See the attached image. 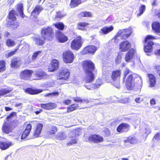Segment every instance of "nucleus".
Listing matches in <instances>:
<instances>
[{
  "label": "nucleus",
  "mask_w": 160,
  "mask_h": 160,
  "mask_svg": "<svg viewBox=\"0 0 160 160\" xmlns=\"http://www.w3.org/2000/svg\"><path fill=\"white\" fill-rule=\"evenodd\" d=\"M122 80L128 90H132L135 86L142 82L141 77L138 74L132 72L128 68H126L123 71Z\"/></svg>",
  "instance_id": "f257e3e1"
},
{
  "label": "nucleus",
  "mask_w": 160,
  "mask_h": 160,
  "mask_svg": "<svg viewBox=\"0 0 160 160\" xmlns=\"http://www.w3.org/2000/svg\"><path fill=\"white\" fill-rule=\"evenodd\" d=\"M83 72L86 74L83 81L85 83H88L93 82L95 79L94 74L93 72L96 69L95 64L90 60L83 61L81 64Z\"/></svg>",
  "instance_id": "f03ea898"
},
{
  "label": "nucleus",
  "mask_w": 160,
  "mask_h": 160,
  "mask_svg": "<svg viewBox=\"0 0 160 160\" xmlns=\"http://www.w3.org/2000/svg\"><path fill=\"white\" fill-rule=\"evenodd\" d=\"M41 33L43 40L40 38H36V42L39 46H42L44 44V41H51L54 38V32L52 28L48 27L43 28L41 30Z\"/></svg>",
  "instance_id": "7ed1b4c3"
},
{
  "label": "nucleus",
  "mask_w": 160,
  "mask_h": 160,
  "mask_svg": "<svg viewBox=\"0 0 160 160\" xmlns=\"http://www.w3.org/2000/svg\"><path fill=\"white\" fill-rule=\"evenodd\" d=\"M17 14L14 9L9 11L7 17L6 25L12 30H16L20 27V23L17 19Z\"/></svg>",
  "instance_id": "20e7f679"
},
{
  "label": "nucleus",
  "mask_w": 160,
  "mask_h": 160,
  "mask_svg": "<svg viewBox=\"0 0 160 160\" xmlns=\"http://www.w3.org/2000/svg\"><path fill=\"white\" fill-rule=\"evenodd\" d=\"M132 33V30L130 28L119 30L112 40H113L115 42L117 43L118 40V38L120 37L121 39L125 40L130 37Z\"/></svg>",
  "instance_id": "39448f33"
},
{
  "label": "nucleus",
  "mask_w": 160,
  "mask_h": 160,
  "mask_svg": "<svg viewBox=\"0 0 160 160\" xmlns=\"http://www.w3.org/2000/svg\"><path fill=\"white\" fill-rule=\"evenodd\" d=\"M83 40L80 35H76L73 37L70 43V47L72 50L78 51L82 47Z\"/></svg>",
  "instance_id": "423d86ee"
},
{
  "label": "nucleus",
  "mask_w": 160,
  "mask_h": 160,
  "mask_svg": "<svg viewBox=\"0 0 160 160\" xmlns=\"http://www.w3.org/2000/svg\"><path fill=\"white\" fill-rule=\"evenodd\" d=\"M157 38L154 36L151 35H147L144 40V51L146 52H151L153 50L154 43L151 40H155Z\"/></svg>",
  "instance_id": "0eeeda50"
},
{
  "label": "nucleus",
  "mask_w": 160,
  "mask_h": 160,
  "mask_svg": "<svg viewBox=\"0 0 160 160\" xmlns=\"http://www.w3.org/2000/svg\"><path fill=\"white\" fill-rule=\"evenodd\" d=\"M62 58L63 62L65 63H71L73 62L75 56L72 52L68 50L62 53Z\"/></svg>",
  "instance_id": "6e6552de"
},
{
  "label": "nucleus",
  "mask_w": 160,
  "mask_h": 160,
  "mask_svg": "<svg viewBox=\"0 0 160 160\" xmlns=\"http://www.w3.org/2000/svg\"><path fill=\"white\" fill-rule=\"evenodd\" d=\"M70 73L67 68H62L59 70L56 75L57 80H66L69 77Z\"/></svg>",
  "instance_id": "1a4fd4ad"
},
{
  "label": "nucleus",
  "mask_w": 160,
  "mask_h": 160,
  "mask_svg": "<svg viewBox=\"0 0 160 160\" xmlns=\"http://www.w3.org/2000/svg\"><path fill=\"white\" fill-rule=\"evenodd\" d=\"M33 73L32 70L25 69L20 72L19 76L21 79L28 80L30 79Z\"/></svg>",
  "instance_id": "9d476101"
},
{
  "label": "nucleus",
  "mask_w": 160,
  "mask_h": 160,
  "mask_svg": "<svg viewBox=\"0 0 160 160\" xmlns=\"http://www.w3.org/2000/svg\"><path fill=\"white\" fill-rule=\"evenodd\" d=\"M88 141L89 142L94 143H99L103 142L104 139L99 134H91L88 137Z\"/></svg>",
  "instance_id": "9b49d317"
},
{
  "label": "nucleus",
  "mask_w": 160,
  "mask_h": 160,
  "mask_svg": "<svg viewBox=\"0 0 160 160\" xmlns=\"http://www.w3.org/2000/svg\"><path fill=\"white\" fill-rule=\"evenodd\" d=\"M55 38L60 43L67 42L68 40V37L61 31L57 30L55 32Z\"/></svg>",
  "instance_id": "f8f14e48"
},
{
  "label": "nucleus",
  "mask_w": 160,
  "mask_h": 160,
  "mask_svg": "<svg viewBox=\"0 0 160 160\" xmlns=\"http://www.w3.org/2000/svg\"><path fill=\"white\" fill-rule=\"evenodd\" d=\"M35 80L44 79L49 77V75L44 70L39 69L36 71L34 74Z\"/></svg>",
  "instance_id": "ddd939ff"
},
{
  "label": "nucleus",
  "mask_w": 160,
  "mask_h": 160,
  "mask_svg": "<svg viewBox=\"0 0 160 160\" xmlns=\"http://www.w3.org/2000/svg\"><path fill=\"white\" fill-rule=\"evenodd\" d=\"M97 50V48L96 46L94 45H88L84 48L82 51V55L92 54L95 52Z\"/></svg>",
  "instance_id": "4468645a"
},
{
  "label": "nucleus",
  "mask_w": 160,
  "mask_h": 160,
  "mask_svg": "<svg viewBox=\"0 0 160 160\" xmlns=\"http://www.w3.org/2000/svg\"><path fill=\"white\" fill-rule=\"evenodd\" d=\"M43 125L42 123H38L37 124L33 132L32 138H33L40 136L42 130Z\"/></svg>",
  "instance_id": "2eb2a0df"
},
{
  "label": "nucleus",
  "mask_w": 160,
  "mask_h": 160,
  "mask_svg": "<svg viewBox=\"0 0 160 160\" xmlns=\"http://www.w3.org/2000/svg\"><path fill=\"white\" fill-rule=\"evenodd\" d=\"M130 129V125L128 123H122L119 124L116 128L117 131L121 133L123 132H127Z\"/></svg>",
  "instance_id": "dca6fc26"
},
{
  "label": "nucleus",
  "mask_w": 160,
  "mask_h": 160,
  "mask_svg": "<svg viewBox=\"0 0 160 160\" xmlns=\"http://www.w3.org/2000/svg\"><path fill=\"white\" fill-rule=\"evenodd\" d=\"M131 43L127 40L123 41L119 45V49L122 52H125L131 47Z\"/></svg>",
  "instance_id": "f3484780"
},
{
  "label": "nucleus",
  "mask_w": 160,
  "mask_h": 160,
  "mask_svg": "<svg viewBox=\"0 0 160 160\" xmlns=\"http://www.w3.org/2000/svg\"><path fill=\"white\" fill-rule=\"evenodd\" d=\"M136 54V50L133 48L129 49L125 55V59L126 62H129L135 56Z\"/></svg>",
  "instance_id": "a211bd4d"
},
{
  "label": "nucleus",
  "mask_w": 160,
  "mask_h": 160,
  "mask_svg": "<svg viewBox=\"0 0 160 160\" xmlns=\"http://www.w3.org/2000/svg\"><path fill=\"white\" fill-rule=\"evenodd\" d=\"M40 106L42 109L48 110L53 109L57 106V104L55 103L51 102L45 103H41Z\"/></svg>",
  "instance_id": "6ab92c4d"
},
{
  "label": "nucleus",
  "mask_w": 160,
  "mask_h": 160,
  "mask_svg": "<svg viewBox=\"0 0 160 160\" xmlns=\"http://www.w3.org/2000/svg\"><path fill=\"white\" fill-rule=\"evenodd\" d=\"M58 61L55 59H53L49 64L48 70L49 71L51 72H54L58 68Z\"/></svg>",
  "instance_id": "aec40b11"
},
{
  "label": "nucleus",
  "mask_w": 160,
  "mask_h": 160,
  "mask_svg": "<svg viewBox=\"0 0 160 160\" xmlns=\"http://www.w3.org/2000/svg\"><path fill=\"white\" fill-rule=\"evenodd\" d=\"M32 128V126L30 124L28 123L27 124L25 129L22 134L21 136L22 139L26 138L28 136L30 133Z\"/></svg>",
  "instance_id": "412c9836"
},
{
  "label": "nucleus",
  "mask_w": 160,
  "mask_h": 160,
  "mask_svg": "<svg viewBox=\"0 0 160 160\" xmlns=\"http://www.w3.org/2000/svg\"><path fill=\"white\" fill-rule=\"evenodd\" d=\"M43 90L41 89H34L31 88H27L24 90V92L30 95H35L42 92Z\"/></svg>",
  "instance_id": "4be33fe9"
},
{
  "label": "nucleus",
  "mask_w": 160,
  "mask_h": 160,
  "mask_svg": "<svg viewBox=\"0 0 160 160\" xmlns=\"http://www.w3.org/2000/svg\"><path fill=\"white\" fill-rule=\"evenodd\" d=\"M121 69H117L113 71L111 75V78L113 81L119 79L121 76Z\"/></svg>",
  "instance_id": "5701e85b"
},
{
  "label": "nucleus",
  "mask_w": 160,
  "mask_h": 160,
  "mask_svg": "<svg viewBox=\"0 0 160 160\" xmlns=\"http://www.w3.org/2000/svg\"><path fill=\"white\" fill-rule=\"evenodd\" d=\"M147 76L148 78L149 86L150 87H154L156 84V79L154 75L152 73L147 74Z\"/></svg>",
  "instance_id": "b1692460"
},
{
  "label": "nucleus",
  "mask_w": 160,
  "mask_h": 160,
  "mask_svg": "<svg viewBox=\"0 0 160 160\" xmlns=\"http://www.w3.org/2000/svg\"><path fill=\"white\" fill-rule=\"evenodd\" d=\"M20 60L17 57H14L11 60L10 64L11 68H17L19 67L20 65Z\"/></svg>",
  "instance_id": "393cba45"
},
{
  "label": "nucleus",
  "mask_w": 160,
  "mask_h": 160,
  "mask_svg": "<svg viewBox=\"0 0 160 160\" xmlns=\"http://www.w3.org/2000/svg\"><path fill=\"white\" fill-rule=\"evenodd\" d=\"M42 8L40 5H36L31 12V16L36 18L42 10Z\"/></svg>",
  "instance_id": "a878e982"
},
{
  "label": "nucleus",
  "mask_w": 160,
  "mask_h": 160,
  "mask_svg": "<svg viewBox=\"0 0 160 160\" xmlns=\"http://www.w3.org/2000/svg\"><path fill=\"white\" fill-rule=\"evenodd\" d=\"M152 28L155 33L157 34L160 33V23L159 22H153L152 24Z\"/></svg>",
  "instance_id": "bb28decb"
},
{
  "label": "nucleus",
  "mask_w": 160,
  "mask_h": 160,
  "mask_svg": "<svg viewBox=\"0 0 160 160\" xmlns=\"http://www.w3.org/2000/svg\"><path fill=\"white\" fill-rule=\"evenodd\" d=\"M114 29L112 25L109 27L105 26L102 27L100 30L99 32L102 34L106 35L112 31Z\"/></svg>",
  "instance_id": "cd10ccee"
},
{
  "label": "nucleus",
  "mask_w": 160,
  "mask_h": 160,
  "mask_svg": "<svg viewBox=\"0 0 160 160\" xmlns=\"http://www.w3.org/2000/svg\"><path fill=\"white\" fill-rule=\"evenodd\" d=\"M13 145L11 142L0 141V148L2 150H5Z\"/></svg>",
  "instance_id": "c85d7f7f"
},
{
  "label": "nucleus",
  "mask_w": 160,
  "mask_h": 160,
  "mask_svg": "<svg viewBox=\"0 0 160 160\" xmlns=\"http://www.w3.org/2000/svg\"><path fill=\"white\" fill-rule=\"evenodd\" d=\"M89 25L88 23L86 22H80L77 23V28L79 30L84 31L86 30V28Z\"/></svg>",
  "instance_id": "c756f323"
},
{
  "label": "nucleus",
  "mask_w": 160,
  "mask_h": 160,
  "mask_svg": "<svg viewBox=\"0 0 160 160\" xmlns=\"http://www.w3.org/2000/svg\"><path fill=\"white\" fill-rule=\"evenodd\" d=\"M15 127V126H14L13 128L10 125H3L2 127V131L3 132L6 134L12 132L13 130V128Z\"/></svg>",
  "instance_id": "7c9ffc66"
},
{
  "label": "nucleus",
  "mask_w": 160,
  "mask_h": 160,
  "mask_svg": "<svg viewBox=\"0 0 160 160\" xmlns=\"http://www.w3.org/2000/svg\"><path fill=\"white\" fill-rule=\"evenodd\" d=\"M82 3V0H71L69 6L71 8H74Z\"/></svg>",
  "instance_id": "2f4dec72"
},
{
  "label": "nucleus",
  "mask_w": 160,
  "mask_h": 160,
  "mask_svg": "<svg viewBox=\"0 0 160 160\" xmlns=\"http://www.w3.org/2000/svg\"><path fill=\"white\" fill-rule=\"evenodd\" d=\"M12 90V89L10 88H1L0 89V97L10 93Z\"/></svg>",
  "instance_id": "473e14b6"
},
{
  "label": "nucleus",
  "mask_w": 160,
  "mask_h": 160,
  "mask_svg": "<svg viewBox=\"0 0 160 160\" xmlns=\"http://www.w3.org/2000/svg\"><path fill=\"white\" fill-rule=\"evenodd\" d=\"M79 107V105L77 103L72 104L67 108V112H70L77 109Z\"/></svg>",
  "instance_id": "72a5a7b5"
},
{
  "label": "nucleus",
  "mask_w": 160,
  "mask_h": 160,
  "mask_svg": "<svg viewBox=\"0 0 160 160\" xmlns=\"http://www.w3.org/2000/svg\"><path fill=\"white\" fill-rule=\"evenodd\" d=\"M78 16L81 18L83 17L90 18L92 17V13L89 12L82 11L79 14Z\"/></svg>",
  "instance_id": "f704fd0d"
},
{
  "label": "nucleus",
  "mask_w": 160,
  "mask_h": 160,
  "mask_svg": "<svg viewBox=\"0 0 160 160\" xmlns=\"http://www.w3.org/2000/svg\"><path fill=\"white\" fill-rule=\"evenodd\" d=\"M53 25L57 28L58 31H62L64 29L65 25L63 22H58L54 23Z\"/></svg>",
  "instance_id": "c9c22d12"
},
{
  "label": "nucleus",
  "mask_w": 160,
  "mask_h": 160,
  "mask_svg": "<svg viewBox=\"0 0 160 160\" xmlns=\"http://www.w3.org/2000/svg\"><path fill=\"white\" fill-rule=\"evenodd\" d=\"M69 141L67 143V146H70L77 143V138L76 137L70 136L69 137Z\"/></svg>",
  "instance_id": "e433bc0d"
},
{
  "label": "nucleus",
  "mask_w": 160,
  "mask_h": 160,
  "mask_svg": "<svg viewBox=\"0 0 160 160\" xmlns=\"http://www.w3.org/2000/svg\"><path fill=\"white\" fill-rule=\"evenodd\" d=\"M136 138L135 137H128L127 138L126 140L124 141V142L126 143L129 142L131 144H135L136 143Z\"/></svg>",
  "instance_id": "4c0bfd02"
},
{
  "label": "nucleus",
  "mask_w": 160,
  "mask_h": 160,
  "mask_svg": "<svg viewBox=\"0 0 160 160\" xmlns=\"http://www.w3.org/2000/svg\"><path fill=\"white\" fill-rule=\"evenodd\" d=\"M59 93L58 91L53 92L50 93L45 94L44 96L45 97H50V98L57 97L59 95Z\"/></svg>",
  "instance_id": "58836bf2"
},
{
  "label": "nucleus",
  "mask_w": 160,
  "mask_h": 160,
  "mask_svg": "<svg viewBox=\"0 0 160 160\" xmlns=\"http://www.w3.org/2000/svg\"><path fill=\"white\" fill-rule=\"evenodd\" d=\"M73 100L77 102H80V103H88L90 101L87 99H82L79 97H76L73 98Z\"/></svg>",
  "instance_id": "ea45409f"
},
{
  "label": "nucleus",
  "mask_w": 160,
  "mask_h": 160,
  "mask_svg": "<svg viewBox=\"0 0 160 160\" xmlns=\"http://www.w3.org/2000/svg\"><path fill=\"white\" fill-rule=\"evenodd\" d=\"M6 70V63L4 60H0V73L4 72Z\"/></svg>",
  "instance_id": "a19ab883"
},
{
  "label": "nucleus",
  "mask_w": 160,
  "mask_h": 160,
  "mask_svg": "<svg viewBox=\"0 0 160 160\" xmlns=\"http://www.w3.org/2000/svg\"><path fill=\"white\" fill-rule=\"evenodd\" d=\"M102 84L101 80H97L95 83L92 84V89L95 90L98 88Z\"/></svg>",
  "instance_id": "79ce46f5"
},
{
  "label": "nucleus",
  "mask_w": 160,
  "mask_h": 160,
  "mask_svg": "<svg viewBox=\"0 0 160 160\" xmlns=\"http://www.w3.org/2000/svg\"><path fill=\"white\" fill-rule=\"evenodd\" d=\"M57 131V129L56 127L55 126H53L47 132V133L48 135H53Z\"/></svg>",
  "instance_id": "37998d69"
},
{
  "label": "nucleus",
  "mask_w": 160,
  "mask_h": 160,
  "mask_svg": "<svg viewBox=\"0 0 160 160\" xmlns=\"http://www.w3.org/2000/svg\"><path fill=\"white\" fill-rule=\"evenodd\" d=\"M6 44L8 47H12L15 45L16 43L13 40L10 39H8L6 41Z\"/></svg>",
  "instance_id": "c03bdc74"
},
{
  "label": "nucleus",
  "mask_w": 160,
  "mask_h": 160,
  "mask_svg": "<svg viewBox=\"0 0 160 160\" xmlns=\"http://www.w3.org/2000/svg\"><path fill=\"white\" fill-rule=\"evenodd\" d=\"M146 10V7L144 5H142L139 8V12L137 14V16H140L141 15L145 12Z\"/></svg>",
  "instance_id": "a18cd8bd"
},
{
  "label": "nucleus",
  "mask_w": 160,
  "mask_h": 160,
  "mask_svg": "<svg viewBox=\"0 0 160 160\" xmlns=\"http://www.w3.org/2000/svg\"><path fill=\"white\" fill-rule=\"evenodd\" d=\"M154 69L155 70L157 77L160 78V65H155L154 66Z\"/></svg>",
  "instance_id": "49530a36"
},
{
  "label": "nucleus",
  "mask_w": 160,
  "mask_h": 160,
  "mask_svg": "<svg viewBox=\"0 0 160 160\" xmlns=\"http://www.w3.org/2000/svg\"><path fill=\"white\" fill-rule=\"evenodd\" d=\"M104 137H108L110 135L111 132L109 129L105 128L102 131Z\"/></svg>",
  "instance_id": "de8ad7c7"
},
{
  "label": "nucleus",
  "mask_w": 160,
  "mask_h": 160,
  "mask_svg": "<svg viewBox=\"0 0 160 160\" xmlns=\"http://www.w3.org/2000/svg\"><path fill=\"white\" fill-rule=\"evenodd\" d=\"M41 51H38L34 52L32 57V59L33 61L35 60L37 57L38 55L41 53Z\"/></svg>",
  "instance_id": "09e8293b"
},
{
  "label": "nucleus",
  "mask_w": 160,
  "mask_h": 160,
  "mask_svg": "<svg viewBox=\"0 0 160 160\" xmlns=\"http://www.w3.org/2000/svg\"><path fill=\"white\" fill-rule=\"evenodd\" d=\"M58 137L59 139L61 140L64 139L66 138V136L62 132L58 133Z\"/></svg>",
  "instance_id": "8fccbe9b"
},
{
  "label": "nucleus",
  "mask_w": 160,
  "mask_h": 160,
  "mask_svg": "<svg viewBox=\"0 0 160 160\" xmlns=\"http://www.w3.org/2000/svg\"><path fill=\"white\" fill-rule=\"evenodd\" d=\"M17 6V10L18 12L23 11V4L22 3L18 4Z\"/></svg>",
  "instance_id": "3c124183"
},
{
  "label": "nucleus",
  "mask_w": 160,
  "mask_h": 160,
  "mask_svg": "<svg viewBox=\"0 0 160 160\" xmlns=\"http://www.w3.org/2000/svg\"><path fill=\"white\" fill-rule=\"evenodd\" d=\"M16 52L14 50L13 51H12L8 53L6 56V57L7 58L10 57L12 56L15 55L16 54Z\"/></svg>",
  "instance_id": "603ef678"
},
{
  "label": "nucleus",
  "mask_w": 160,
  "mask_h": 160,
  "mask_svg": "<svg viewBox=\"0 0 160 160\" xmlns=\"http://www.w3.org/2000/svg\"><path fill=\"white\" fill-rule=\"evenodd\" d=\"M64 16L61 12L59 11L57 13L56 17L61 18L63 17Z\"/></svg>",
  "instance_id": "864d4df0"
},
{
  "label": "nucleus",
  "mask_w": 160,
  "mask_h": 160,
  "mask_svg": "<svg viewBox=\"0 0 160 160\" xmlns=\"http://www.w3.org/2000/svg\"><path fill=\"white\" fill-rule=\"evenodd\" d=\"M71 101L70 100L67 99L63 101V103L66 105H68L71 103Z\"/></svg>",
  "instance_id": "5fc2aeb1"
},
{
  "label": "nucleus",
  "mask_w": 160,
  "mask_h": 160,
  "mask_svg": "<svg viewBox=\"0 0 160 160\" xmlns=\"http://www.w3.org/2000/svg\"><path fill=\"white\" fill-rule=\"evenodd\" d=\"M16 115V113L15 112H12L6 117V119H8L10 118L13 116H15Z\"/></svg>",
  "instance_id": "6e6d98bb"
},
{
  "label": "nucleus",
  "mask_w": 160,
  "mask_h": 160,
  "mask_svg": "<svg viewBox=\"0 0 160 160\" xmlns=\"http://www.w3.org/2000/svg\"><path fill=\"white\" fill-rule=\"evenodd\" d=\"M84 86L88 90L92 89V84L88 85H84Z\"/></svg>",
  "instance_id": "4d7b16f0"
},
{
  "label": "nucleus",
  "mask_w": 160,
  "mask_h": 160,
  "mask_svg": "<svg viewBox=\"0 0 160 160\" xmlns=\"http://www.w3.org/2000/svg\"><path fill=\"white\" fill-rule=\"evenodd\" d=\"M154 53L156 55L160 56V48L156 50Z\"/></svg>",
  "instance_id": "13d9d810"
},
{
  "label": "nucleus",
  "mask_w": 160,
  "mask_h": 160,
  "mask_svg": "<svg viewBox=\"0 0 160 160\" xmlns=\"http://www.w3.org/2000/svg\"><path fill=\"white\" fill-rule=\"evenodd\" d=\"M160 136V133H159L158 132L153 137V139H158L159 138Z\"/></svg>",
  "instance_id": "bf43d9fd"
},
{
  "label": "nucleus",
  "mask_w": 160,
  "mask_h": 160,
  "mask_svg": "<svg viewBox=\"0 0 160 160\" xmlns=\"http://www.w3.org/2000/svg\"><path fill=\"white\" fill-rule=\"evenodd\" d=\"M150 103L151 105H155L156 104L155 100L154 98H152L150 101Z\"/></svg>",
  "instance_id": "052dcab7"
},
{
  "label": "nucleus",
  "mask_w": 160,
  "mask_h": 160,
  "mask_svg": "<svg viewBox=\"0 0 160 160\" xmlns=\"http://www.w3.org/2000/svg\"><path fill=\"white\" fill-rule=\"evenodd\" d=\"M20 16L22 18H24L25 17L23 12V11L19 12Z\"/></svg>",
  "instance_id": "680f3d73"
},
{
  "label": "nucleus",
  "mask_w": 160,
  "mask_h": 160,
  "mask_svg": "<svg viewBox=\"0 0 160 160\" xmlns=\"http://www.w3.org/2000/svg\"><path fill=\"white\" fill-rule=\"evenodd\" d=\"M42 112V110L41 109H39V110L35 111L34 112V113L36 115H38Z\"/></svg>",
  "instance_id": "e2e57ef3"
},
{
  "label": "nucleus",
  "mask_w": 160,
  "mask_h": 160,
  "mask_svg": "<svg viewBox=\"0 0 160 160\" xmlns=\"http://www.w3.org/2000/svg\"><path fill=\"white\" fill-rule=\"evenodd\" d=\"M5 109L6 111H8L12 110V108L10 107H5Z\"/></svg>",
  "instance_id": "0e129e2a"
},
{
  "label": "nucleus",
  "mask_w": 160,
  "mask_h": 160,
  "mask_svg": "<svg viewBox=\"0 0 160 160\" xmlns=\"http://www.w3.org/2000/svg\"><path fill=\"white\" fill-rule=\"evenodd\" d=\"M135 101L138 103H140L141 102V101L140 100V98H137L135 99Z\"/></svg>",
  "instance_id": "69168bd1"
},
{
  "label": "nucleus",
  "mask_w": 160,
  "mask_h": 160,
  "mask_svg": "<svg viewBox=\"0 0 160 160\" xmlns=\"http://www.w3.org/2000/svg\"><path fill=\"white\" fill-rule=\"evenodd\" d=\"M157 0H154L152 4V5L153 6H155L157 5Z\"/></svg>",
  "instance_id": "338daca9"
},
{
  "label": "nucleus",
  "mask_w": 160,
  "mask_h": 160,
  "mask_svg": "<svg viewBox=\"0 0 160 160\" xmlns=\"http://www.w3.org/2000/svg\"><path fill=\"white\" fill-rule=\"evenodd\" d=\"M21 45V44H18L16 48L14 49V50L17 52L18 50L19 49V47Z\"/></svg>",
  "instance_id": "774afa93"
}]
</instances>
